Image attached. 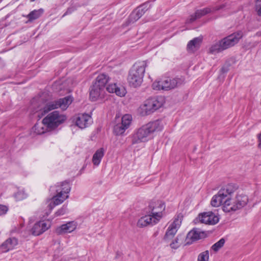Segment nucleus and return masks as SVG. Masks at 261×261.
Masks as SVG:
<instances>
[{
  "label": "nucleus",
  "mask_w": 261,
  "mask_h": 261,
  "mask_svg": "<svg viewBox=\"0 0 261 261\" xmlns=\"http://www.w3.org/2000/svg\"><path fill=\"white\" fill-rule=\"evenodd\" d=\"M255 10L257 14L261 16V0L256 1Z\"/></svg>",
  "instance_id": "obj_36"
},
{
  "label": "nucleus",
  "mask_w": 261,
  "mask_h": 261,
  "mask_svg": "<svg viewBox=\"0 0 261 261\" xmlns=\"http://www.w3.org/2000/svg\"><path fill=\"white\" fill-rule=\"evenodd\" d=\"M238 189L236 184H229L222 187L218 193L214 195L211 200V205L214 207H218L224 205L227 197L231 196Z\"/></svg>",
  "instance_id": "obj_5"
},
{
  "label": "nucleus",
  "mask_w": 261,
  "mask_h": 261,
  "mask_svg": "<svg viewBox=\"0 0 261 261\" xmlns=\"http://www.w3.org/2000/svg\"><path fill=\"white\" fill-rule=\"evenodd\" d=\"M149 208L151 210L150 214L159 221L162 217V212L165 209V205L162 201L156 200L151 201L149 205Z\"/></svg>",
  "instance_id": "obj_11"
},
{
  "label": "nucleus",
  "mask_w": 261,
  "mask_h": 261,
  "mask_svg": "<svg viewBox=\"0 0 261 261\" xmlns=\"http://www.w3.org/2000/svg\"><path fill=\"white\" fill-rule=\"evenodd\" d=\"M48 128L42 120V122L36 123L32 128V130L36 134L41 135L45 133Z\"/></svg>",
  "instance_id": "obj_26"
},
{
  "label": "nucleus",
  "mask_w": 261,
  "mask_h": 261,
  "mask_svg": "<svg viewBox=\"0 0 261 261\" xmlns=\"http://www.w3.org/2000/svg\"><path fill=\"white\" fill-rule=\"evenodd\" d=\"M56 232L59 234H63L65 232V224L62 225L61 227L56 229Z\"/></svg>",
  "instance_id": "obj_37"
},
{
  "label": "nucleus",
  "mask_w": 261,
  "mask_h": 261,
  "mask_svg": "<svg viewBox=\"0 0 261 261\" xmlns=\"http://www.w3.org/2000/svg\"><path fill=\"white\" fill-rule=\"evenodd\" d=\"M185 79L182 77H166L160 81H154L152 87L155 90L168 91L173 89L185 83Z\"/></svg>",
  "instance_id": "obj_3"
},
{
  "label": "nucleus",
  "mask_w": 261,
  "mask_h": 261,
  "mask_svg": "<svg viewBox=\"0 0 261 261\" xmlns=\"http://www.w3.org/2000/svg\"><path fill=\"white\" fill-rule=\"evenodd\" d=\"M198 261H208L209 260V251L208 250L204 251L200 253L197 258Z\"/></svg>",
  "instance_id": "obj_33"
},
{
  "label": "nucleus",
  "mask_w": 261,
  "mask_h": 261,
  "mask_svg": "<svg viewBox=\"0 0 261 261\" xmlns=\"http://www.w3.org/2000/svg\"><path fill=\"white\" fill-rule=\"evenodd\" d=\"M248 202V198L245 195H237L234 198L227 197L223 210L226 213L233 212L244 207Z\"/></svg>",
  "instance_id": "obj_4"
},
{
  "label": "nucleus",
  "mask_w": 261,
  "mask_h": 261,
  "mask_svg": "<svg viewBox=\"0 0 261 261\" xmlns=\"http://www.w3.org/2000/svg\"><path fill=\"white\" fill-rule=\"evenodd\" d=\"M146 66L147 63L144 61L137 62L133 66L127 77L130 86L136 88L141 85Z\"/></svg>",
  "instance_id": "obj_2"
},
{
  "label": "nucleus",
  "mask_w": 261,
  "mask_h": 261,
  "mask_svg": "<svg viewBox=\"0 0 261 261\" xmlns=\"http://www.w3.org/2000/svg\"><path fill=\"white\" fill-rule=\"evenodd\" d=\"M65 117L56 111L46 116L43 119V122L48 128L53 129L63 123Z\"/></svg>",
  "instance_id": "obj_8"
},
{
  "label": "nucleus",
  "mask_w": 261,
  "mask_h": 261,
  "mask_svg": "<svg viewBox=\"0 0 261 261\" xmlns=\"http://www.w3.org/2000/svg\"><path fill=\"white\" fill-rule=\"evenodd\" d=\"M224 49L223 48V45L221 41H220L218 43H217L213 45L210 48L209 51L210 53L212 54H215L216 53H220Z\"/></svg>",
  "instance_id": "obj_28"
},
{
  "label": "nucleus",
  "mask_w": 261,
  "mask_h": 261,
  "mask_svg": "<svg viewBox=\"0 0 261 261\" xmlns=\"http://www.w3.org/2000/svg\"><path fill=\"white\" fill-rule=\"evenodd\" d=\"M180 245V243L179 242V239L178 237H176L170 244V247L172 249H177Z\"/></svg>",
  "instance_id": "obj_35"
},
{
  "label": "nucleus",
  "mask_w": 261,
  "mask_h": 261,
  "mask_svg": "<svg viewBox=\"0 0 261 261\" xmlns=\"http://www.w3.org/2000/svg\"><path fill=\"white\" fill-rule=\"evenodd\" d=\"M65 213V210L64 208H62L61 210L57 212L56 214L58 216L64 215Z\"/></svg>",
  "instance_id": "obj_40"
},
{
  "label": "nucleus",
  "mask_w": 261,
  "mask_h": 261,
  "mask_svg": "<svg viewBox=\"0 0 261 261\" xmlns=\"http://www.w3.org/2000/svg\"><path fill=\"white\" fill-rule=\"evenodd\" d=\"M77 223L74 221L66 222V233H70L73 231L76 228Z\"/></svg>",
  "instance_id": "obj_29"
},
{
  "label": "nucleus",
  "mask_w": 261,
  "mask_h": 261,
  "mask_svg": "<svg viewBox=\"0 0 261 261\" xmlns=\"http://www.w3.org/2000/svg\"><path fill=\"white\" fill-rule=\"evenodd\" d=\"M91 119V117L87 114H79L75 118V125L71 126V127L76 126L81 129H84L90 125Z\"/></svg>",
  "instance_id": "obj_15"
},
{
  "label": "nucleus",
  "mask_w": 261,
  "mask_h": 261,
  "mask_svg": "<svg viewBox=\"0 0 261 261\" xmlns=\"http://www.w3.org/2000/svg\"><path fill=\"white\" fill-rule=\"evenodd\" d=\"M159 220H157L155 217L150 214L140 218L138 221L137 226L139 227H143L150 224H155Z\"/></svg>",
  "instance_id": "obj_21"
},
{
  "label": "nucleus",
  "mask_w": 261,
  "mask_h": 261,
  "mask_svg": "<svg viewBox=\"0 0 261 261\" xmlns=\"http://www.w3.org/2000/svg\"><path fill=\"white\" fill-rule=\"evenodd\" d=\"M225 240L223 238L221 239L219 241L215 243L211 247L212 249L215 252L218 251L221 248H222L224 243Z\"/></svg>",
  "instance_id": "obj_31"
},
{
  "label": "nucleus",
  "mask_w": 261,
  "mask_h": 261,
  "mask_svg": "<svg viewBox=\"0 0 261 261\" xmlns=\"http://www.w3.org/2000/svg\"><path fill=\"white\" fill-rule=\"evenodd\" d=\"M50 226L49 222L44 221L36 223L32 229V234L35 236H39L47 230Z\"/></svg>",
  "instance_id": "obj_18"
},
{
  "label": "nucleus",
  "mask_w": 261,
  "mask_h": 261,
  "mask_svg": "<svg viewBox=\"0 0 261 261\" xmlns=\"http://www.w3.org/2000/svg\"><path fill=\"white\" fill-rule=\"evenodd\" d=\"M18 244V240L15 238H10L7 239L0 246V251L3 253L13 250Z\"/></svg>",
  "instance_id": "obj_20"
},
{
  "label": "nucleus",
  "mask_w": 261,
  "mask_h": 261,
  "mask_svg": "<svg viewBox=\"0 0 261 261\" xmlns=\"http://www.w3.org/2000/svg\"><path fill=\"white\" fill-rule=\"evenodd\" d=\"M109 80V77L108 75L101 73L96 77L93 84L97 85V86L105 90L106 85L108 82Z\"/></svg>",
  "instance_id": "obj_23"
},
{
  "label": "nucleus",
  "mask_w": 261,
  "mask_h": 261,
  "mask_svg": "<svg viewBox=\"0 0 261 261\" xmlns=\"http://www.w3.org/2000/svg\"><path fill=\"white\" fill-rule=\"evenodd\" d=\"M205 233L198 228H193L188 232L185 240V245H189L194 242L204 238Z\"/></svg>",
  "instance_id": "obj_12"
},
{
  "label": "nucleus",
  "mask_w": 261,
  "mask_h": 261,
  "mask_svg": "<svg viewBox=\"0 0 261 261\" xmlns=\"http://www.w3.org/2000/svg\"><path fill=\"white\" fill-rule=\"evenodd\" d=\"M257 139L258 141V147L261 149V132L257 135Z\"/></svg>",
  "instance_id": "obj_41"
},
{
  "label": "nucleus",
  "mask_w": 261,
  "mask_h": 261,
  "mask_svg": "<svg viewBox=\"0 0 261 261\" xmlns=\"http://www.w3.org/2000/svg\"><path fill=\"white\" fill-rule=\"evenodd\" d=\"M57 194L54 196L50 200L48 204L49 209L51 210L56 205H59L63 202L64 200L63 196L64 194L65 193L64 188L57 190Z\"/></svg>",
  "instance_id": "obj_19"
},
{
  "label": "nucleus",
  "mask_w": 261,
  "mask_h": 261,
  "mask_svg": "<svg viewBox=\"0 0 261 261\" xmlns=\"http://www.w3.org/2000/svg\"><path fill=\"white\" fill-rule=\"evenodd\" d=\"M198 219L201 223L208 225H215L219 221L218 216L212 212L199 214Z\"/></svg>",
  "instance_id": "obj_13"
},
{
  "label": "nucleus",
  "mask_w": 261,
  "mask_h": 261,
  "mask_svg": "<svg viewBox=\"0 0 261 261\" xmlns=\"http://www.w3.org/2000/svg\"><path fill=\"white\" fill-rule=\"evenodd\" d=\"M202 39L200 37H196L190 41L187 46V50L189 52L194 53L200 47Z\"/></svg>",
  "instance_id": "obj_22"
},
{
  "label": "nucleus",
  "mask_w": 261,
  "mask_h": 261,
  "mask_svg": "<svg viewBox=\"0 0 261 261\" xmlns=\"http://www.w3.org/2000/svg\"><path fill=\"white\" fill-rule=\"evenodd\" d=\"M221 70H222V72H223L227 71V70H225L224 68H222Z\"/></svg>",
  "instance_id": "obj_43"
},
{
  "label": "nucleus",
  "mask_w": 261,
  "mask_h": 261,
  "mask_svg": "<svg viewBox=\"0 0 261 261\" xmlns=\"http://www.w3.org/2000/svg\"><path fill=\"white\" fill-rule=\"evenodd\" d=\"M43 12L44 10L42 9L33 10L28 15L27 18L29 19V21H33L40 17Z\"/></svg>",
  "instance_id": "obj_27"
},
{
  "label": "nucleus",
  "mask_w": 261,
  "mask_h": 261,
  "mask_svg": "<svg viewBox=\"0 0 261 261\" xmlns=\"http://www.w3.org/2000/svg\"><path fill=\"white\" fill-rule=\"evenodd\" d=\"M15 199L17 200H21L27 197V194L23 191H19L14 195Z\"/></svg>",
  "instance_id": "obj_34"
},
{
  "label": "nucleus",
  "mask_w": 261,
  "mask_h": 261,
  "mask_svg": "<svg viewBox=\"0 0 261 261\" xmlns=\"http://www.w3.org/2000/svg\"><path fill=\"white\" fill-rule=\"evenodd\" d=\"M105 93V90L104 89L97 86V85L93 84L90 88V98L92 101H95L98 99L103 98Z\"/></svg>",
  "instance_id": "obj_17"
},
{
  "label": "nucleus",
  "mask_w": 261,
  "mask_h": 261,
  "mask_svg": "<svg viewBox=\"0 0 261 261\" xmlns=\"http://www.w3.org/2000/svg\"><path fill=\"white\" fill-rule=\"evenodd\" d=\"M222 7L223 6H221L220 7H213L212 8H205L203 9L197 10L194 14L190 15V18L187 20L186 23H191L197 19L211 12L219 10L222 8Z\"/></svg>",
  "instance_id": "obj_14"
},
{
  "label": "nucleus",
  "mask_w": 261,
  "mask_h": 261,
  "mask_svg": "<svg viewBox=\"0 0 261 261\" xmlns=\"http://www.w3.org/2000/svg\"><path fill=\"white\" fill-rule=\"evenodd\" d=\"M147 10V4H144L140 7H138L134 11L136 13H137L138 15L141 17L145 13Z\"/></svg>",
  "instance_id": "obj_32"
},
{
  "label": "nucleus",
  "mask_w": 261,
  "mask_h": 261,
  "mask_svg": "<svg viewBox=\"0 0 261 261\" xmlns=\"http://www.w3.org/2000/svg\"><path fill=\"white\" fill-rule=\"evenodd\" d=\"M140 17H139L137 13H136L135 11H134L129 15L127 21V25L129 24L130 23H132L138 20Z\"/></svg>",
  "instance_id": "obj_30"
},
{
  "label": "nucleus",
  "mask_w": 261,
  "mask_h": 261,
  "mask_svg": "<svg viewBox=\"0 0 261 261\" xmlns=\"http://www.w3.org/2000/svg\"><path fill=\"white\" fill-rule=\"evenodd\" d=\"M132 121V116L129 114H125L121 118L116 116V124L113 128L114 133L117 136L123 134L125 131L129 127Z\"/></svg>",
  "instance_id": "obj_7"
},
{
  "label": "nucleus",
  "mask_w": 261,
  "mask_h": 261,
  "mask_svg": "<svg viewBox=\"0 0 261 261\" xmlns=\"http://www.w3.org/2000/svg\"><path fill=\"white\" fill-rule=\"evenodd\" d=\"M163 105L162 97H154L146 100L139 108V112L142 116L148 115L160 108Z\"/></svg>",
  "instance_id": "obj_6"
},
{
  "label": "nucleus",
  "mask_w": 261,
  "mask_h": 261,
  "mask_svg": "<svg viewBox=\"0 0 261 261\" xmlns=\"http://www.w3.org/2000/svg\"><path fill=\"white\" fill-rule=\"evenodd\" d=\"M65 103V98H60L54 101L48 102L42 108L37 112L38 116L41 118L53 110L61 108L62 106L64 107Z\"/></svg>",
  "instance_id": "obj_9"
},
{
  "label": "nucleus",
  "mask_w": 261,
  "mask_h": 261,
  "mask_svg": "<svg viewBox=\"0 0 261 261\" xmlns=\"http://www.w3.org/2000/svg\"><path fill=\"white\" fill-rule=\"evenodd\" d=\"M73 97L71 95L66 96V109L70 104H71L73 101Z\"/></svg>",
  "instance_id": "obj_39"
},
{
  "label": "nucleus",
  "mask_w": 261,
  "mask_h": 261,
  "mask_svg": "<svg viewBox=\"0 0 261 261\" xmlns=\"http://www.w3.org/2000/svg\"><path fill=\"white\" fill-rule=\"evenodd\" d=\"M70 189H71L70 187H69V188H66V194L70 192Z\"/></svg>",
  "instance_id": "obj_42"
},
{
  "label": "nucleus",
  "mask_w": 261,
  "mask_h": 261,
  "mask_svg": "<svg viewBox=\"0 0 261 261\" xmlns=\"http://www.w3.org/2000/svg\"><path fill=\"white\" fill-rule=\"evenodd\" d=\"M8 211V208L4 205H0V216L5 214Z\"/></svg>",
  "instance_id": "obj_38"
},
{
  "label": "nucleus",
  "mask_w": 261,
  "mask_h": 261,
  "mask_svg": "<svg viewBox=\"0 0 261 261\" xmlns=\"http://www.w3.org/2000/svg\"><path fill=\"white\" fill-rule=\"evenodd\" d=\"M107 90L110 93H115L119 96H123L125 94V91L123 88H120L114 84H109L106 88Z\"/></svg>",
  "instance_id": "obj_24"
},
{
  "label": "nucleus",
  "mask_w": 261,
  "mask_h": 261,
  "mask_svg": "<svg viewBox=\"0 0 261 261\" xmlns=\"http://www.w3.org/2000/svg\"><path fill=\"white\" fill-rule=\"evenodd\" d=\"M243 32L239 31L234 33L221 40L223 48L226 49L236 44L239 40L243 37Z\"/></svg>",
  "instance_id": "obj_10"
},
{
  "label": "nucleus",
  "mask_w": 261,
  "mask_h": 261,
  "mask_svg": "<svg viewBox=\"0 0 261 261\" xmlns=\"http://www.w3.org/2000/svg\"><path fill=\"white\" fill-rule=\"evenodd\" d=\"M104 155V149L100 148L98 149L93 155L92 162L95 166H98L100 164L102 157Z\"/></svg>",
  "instance_id": "obj_25"
},
{
  "label": "nucleus",
  "mask_w": 261,
  "mask_h": 261,
  "mask_svg": "<svg viewBox=\"0 0 261 261\" xmlns=\"http://www.w3.org/2000/svg\"><path fill=\"white\" fill-rule=\"evenodd\" d=\"M180 224L181 220L178 218H175L173 222L169 226L164 237V240L167 241L172 239L177 232Z\"/></svg>",
  "instance_id": "obj_16"
},
{
  "label": "nucleus",
  "mask_w": 261,
  "mask_h": 261,
  "mask_svg": "<svg viewBox=\"0 0 261 261\" xmlns=\"http://www.w3.org/2000/svg\"><path fill=\"white\" fill-rule=\"evenodd\" d=\"M30 1H31V2H34V1H35V0H30Z\"/></svg>",
  "instance_id": "obj_45"
},
{
  "label": "nucleus",
  "mask_w": 261,
  "mask_h": 261,
  "mask_svg": "<svg viewBox=\"0 0 261 261\" xmlns=\"http://www.w3.org/2000/svg\"><path fill=\"white\" fill-rule=\"evenodd\" d=\"M68 197H69V196L66 195V199H67Z\"/></svg>",
  "instance_id": "obj_44"
},
{
  "label": "nucleus",
  "mask_w": 261,
  "mask_h": 261,
  "mask_svg": "<svg viewBox=\"0 0 261 261\" xmlns=\"http://www.w3.org/2000/svg\"><path fill=\"white\" fill-rule=\"evenodd\" d=\"M163 128V124L159 120L150 122L139 128L133 135L132 143L135 144L147 141L153 133L161 131Z\"/></svg>",
  "instance_id": "obj_1"
}]
</instances>
